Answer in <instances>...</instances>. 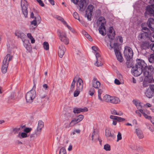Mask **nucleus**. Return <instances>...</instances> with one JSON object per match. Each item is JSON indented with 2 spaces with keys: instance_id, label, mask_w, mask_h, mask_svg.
Returning a JSON list of instances; mask_svg holds the SVG:
<instances>
[{
  "instance_id": "f257e3e1",
  "label": "nucleus",
  "mask_w": 154,
  "mask_h": 154,
  "mask_svg": "<svg viewBox=\"0 0 154 154\" xmlns=\"http://www.w3.org/2000/svg\"><path fill=\"white\" fill-rule=\"evenodd\" d=\"M136 62L135 66L142 69L144 76L143 83V86L145 87H147L149 83L154 81L152 76L154 72V67L152 65L147 66L144 61L140 59H137Z\"/></svg>"
},
{
  "instance_id": "f03ea898",
  "label": "nucleus",
  "mask_w": 154,
  "mask_h": 154,
  "mask_svg": "<svg viewBox=\"0 0 154 154\" xmlns=\"http://www.w3.org/2000/svg\"><path fill=\"white\" fill-rule=\"evenodd\" d=\"M12 56L8 54L5 57L2 67V71L3 73H5L7 72L9 62L12 60Z\"/></svg>"
},
{
  "instance_id": "7ed1b4c3",
  "label": "nucleus",
  "mask_w": 154,
  "mask_h": 154,
  "mask_svg": "<svg viewBox=\"0 0 154 154\" xmlns=\"http://www.w3.org/2000/svg\"><path fill=\"white\" fill-rule=\"evenodd\" d=\"M124 56L127 61L130 60L133 56V53L132 49L128 46H125L124 52Z\"/></svg>"
},
{
  "instance_id": "20e7f679",
  "label": "nucleus",
  "mask_w": 154,
  "mask_h": 154,
  "mask_svg": "<svg viewBox=\"0 0 154 154\" xmlns=\"http://www.w3.org/2000/svg\"><path fill=\"white\" fill-rule=\"evenodd\" d=\"M149 34L147 32L143 31L139 33L137 36L139 40L143 42L148 40L150 38Z\"/></svg>"
},
{
  "instance_id": "39448f33",
  "label": "nucleus",
  "mask_w": 154,
  "mask_h": 154,
  "mask_svg": "<svg viewBox=\"0 0 154 154\" xmlns=\"http://www.w3.org/2000/svg\"><path fill=\"white\" fill-rule=\"evenodd\" d=\"M35 96V90H31L28 92L26 96V100L27 102L31 103L34 99Z\"/></svg>"
},
{
  "instance_id": "423d86ee",
  "label": "nucleus",
  "mask_w": 154,
  "mask_h": 154,
  "mask_svg": "<svg viewBox=\"0 0 154 154\" xmlns=\"http://www.w3.org/2000/svg\"><path fill=\"white\" fill-rule=\"evenodd\" d=\"M21 6L22 12L25 17H26L28 13L27 11L28 4L26 0H21Z\"/></svg>"
},
{
  "instance_id": "0eeeda50",
  "label": "nucleus",
  "mask_w": 154,
  "mask_h": 154,
  "mask_svg": "<svg viewBox=\"0 0 154 154\" xmlns=\"http://www.w3.org/2000/svg\"><path fill=\"white\" fill-rule=\"evenodd\" d=\"M58 35L60 40L63 42L64 44L67 45L69 43V40L66 37V33L64 32H58Z\"/></svg>"
},
{
  "instance_id": "6e6552de",
  "label": "nucleus",
  "mask_w": 154,
  "mask_h": 154,
  "mask_svg": "<svg viewBox=\"0 0 154 154\" xmlns=\"http://www.w3.org/2000/svg\"><path fill=\"white\" fill-rule=\"evenodd\" d=\"M94 7L91 5H89L85 10V17H86L89 20H91V16L92 15L93 10Z\"/></svg>"
},
{
  "instance_id": "1a4fd4ad",
  "label": "nucleus",
  "mask_w": 154,
  "mask_h": 154,
  "mask_svg": "<svg viewBox=\"0 0 154 154\" xmlns=\"http://www.w3.org/2000/svg\"><path fill=\"white\" fill-rule=\"evenodd\" d=\"M131 71L133 75L135 76L140 75L143 72L142 69L135 66L132 68Z\"/></svg>"
},
{
  "instance_id": "9d476101",
  "label": "nucleus",
  "mask_w": 154,
  "mask_h": 154,
  "mask_svg": "<svg viewBox=\"0 0 154 154\" xmlns=\"http://www.w3.org/2000/svg\"><path fill=\"white\" fill-rule=\"evenodd\" d=\"M105 135L107 139L110 141L114 140L116 137L114 134L111 133L109 129L106 130Z\"/></svg>"
},
{
  "instance_id": "9b49d317",
  "label": "nucleus",
  "mask_w": 154,
  "mask_h": 154,
  "mask_svg": "<svg viewBox=\"0 0 154 154\" xmlns=\"http://www.w3.org/2000/svg\"><path fill=\"white\" fill-rule=\"evenodd\" d=\"M88 0H80L78 5L79 7V10L82 12L84 11L87 4V2Z\"/></svg>"
},
{
  "instance_id": "f8f14e48",
  "label": "nucleus",
  "mask_w": 154,
  "mask_h": 154,
  "mask_svg": "<svg viewBox=\"0 0 154 154\" xmlns=\"http://www.w3.org/2000/svg\"><path fill=\"white\" fill-rule=\"evenodd\" d=\"M44 122L41 120L38 122L36 131L35 133L37 136H39L41 134L42 128L44 127Z\"/></svg>"
},
{
  "instance_id": "ddd939ff",
  "label": "nucleus",
  "mask_w": 154,
  "mask_h": 154,
  "mask_svg": "<svg viewBox=\"0 0 154 154\" xmlns=\"http://www.w3.org/2000/svg\"><path fill=\"white\" fill-rule=\"evenodd\" d=\"M109 34H108L109 38L112 41L115 38V32L112 26H110L109 29Z\"/></svg>"
},
{
  "instance_id": "4468645a",
  "label": "nucleus",
  "mask_w": 154,
  "mask_h": 154,
  "mask_svg": "<svg viewBox=\"0 0 154 154\" xmlns=\"http://www.w3.org/2000/svg\"><path fill=\"white\" fill-rule=\"evenodd\" d=\"M147 24L151 30L154 31V19L151 18H149Z\"/></svg>"
},
{
  "instance_id": "2eb2a0df",
  "label": "nucleus",
  "mask_w": 154,
  "mask_h": 154,
  "mask_svg": "<svg viewBox=\"0 0 154 154\" xmlns=\"http://www.w3.org/2000/svg\"><path fill=\"white\" fill-rule=\"evenodd\" d=\"M14 34L18 38H20L23 42L25 40V38H26V35L24 33L20 31H15Z\"/></svg>"
},
{
  "instance_id": "dca6fc26",
  "label": "nucleus",
  "mask_w": 154,
  "mask_h": 154,
  "mask_svg": "<svg viewBox=\"0 0 154 154\" xmlns=\"http://www.w3.org/2000/svg\"><path fill=\"white\" fill-rule=\"evenodd\" d=\"M91 84L92 87L96 89H98L100 85V82L95 77L92 80Z\"/></svg>"
},
{
  "instance_id": "f3484780",
  "label": "nucleus",
  "mask_w": 154,
  "mask_h": 154,
  "mask_svg": "<svg viewBox=\"0 0 154 154\" xmlns=\"http://www.w3.org/2000/svg\"><path fill=\"white\" fill-rule=\"evenodd\" d=\"M83 88V82L80 78H79L76 83V88L77 90H82Z\"/></svg>"
},
{
  "instance_id": "a211bd4d",
  "label": "nucleus",
  "mask_w": 154,
  "mask_h": 154,
  "mask_svg": "<svg viewBox=\"0 0 154 154\" xmlns=\"http://www.w3.org/2000/svg\"><path fill=\"white\" fill-rule=\"evenodd\" d=\"M66 48L63 45H61L59 47V49L58 51L59 56L60 57H62L64 54Z\"/></svg>"
},
{
  "instance_id": "6ab92c4d",
  "label": "nucleus",
  "mask_w": 154,
  "mask_h": 154,
  "mask_svg": "<svg viewBox=\"0 0 154 154\" xmlns=\"http://www.w3.org/2000/svg\"><path fill=\"white\" fill-rule=\"evenodd\" d=\"M88 111V109L87 107H84L83 108L75 107L74 108L73 112L75 114H76L79 113L81 112H87Z\"/></svg>"
},
{
  "instance_id": "aec40b11",
  "label": "nucleus",
  "mask_w": 154,
  "mask_h": 154,
  "mask_svg": "<svg viewBox=\"0 0 154 154\" xmlns=\"http://www.w3.org/2000/svg\"><path fill=\"white\" fill-rule=\"evenodd\" d=\"M146 12L154 16V5L148 6L146 7Z\"/></svg>"
},
{
  "instance_id": "412c9836",
  "label": "nucleus",
  "mask_w": 154,
  "mask_h": 154,
  "mask_svg": "<svg viewBox=\"0 0 154 154\" xmlns=\"http://www.w3.org/2000/svg\"><path fill=\"white\" fill-rule=\"evenodd\" d=\"M38 95L41 99L45 98L46 96V91L43 89H40L38 91Z\"/></svg>"
},
{
  "instance_id": "4be33fe9",
  "label": "nucleus",
  "mask_w": 154,
  "mask_h": 154,
  "mask_svg": "<svg viewBox=\"0 0 154 154\" xmlns=\"http://www.w3.org/2000/svg\"><path fill=\"white\" fill-rule=\"evenodd\" d=\"M143 42L141 45L140 47L142 49H146L150 48L149 43V42L145 41V42Z\"/></svg>"
},
{
  "instance_id": "5701e85b",
  "label": "nucleus",
  "mask_w": 154,
  "mask_h": 154,
  "mask_svg": "<svg viewBox=\"0 0 154 154\" xmlns=\"http://www.w3.org/2000/svg\"><path fill=\"white\" fill-rule=\"evenodd\" d=\"M100 33L103 35L106 34V30L105 25H100L99 29Z\"/></svg>"
},
{
  "instance_id": "b1692460",
  "label": "nucleus",
  "mask_w": 154,
  "mask_h": 154,
  "mask_svg": "<svg viewBox=\"0 0 154 154\" xmlns=\"http://www.w3.org/2000/svg\"><path fill=\"white\" fill-rule=\"evenodd\" d=\"M135 133L138 137L139 139H142L144 137V135L142 131L140 129H136L135 130Z\"/></svg>"
},
{
  "instance_id": "393cba45",
  "label": "nucleus",
  "mask_w": 154,
  "mask_h": 154,
  "mask_svg": "<svg viewBox=\"0 0 154 154\" xmlns=\"http://www.w3.org/2000/svg\"><path fill=\"white\" fill-rule=\"evenodd\" d=\"M153 92L151 88H148L146 91L145 93L146 96L149 98H151L153 96Z\"/></svg>"
},
{
  "instance_id": "a878e982",
  "label": "nucleus",
  "mask_w": 154,
  "mask_h": 154,
  "mask_svg": "<svg viewBox=\"0 0 154 154\" xmlns=\"http://www.w3.org/2000/svg\"><path fill=\"white\" fill-rule=\"evenodd\" d=\"M120 100L119 99L116 97H112L110 99V103L113 104H117Z\"/></svg>"
},
{
  "instance_id": "bb28decb",
  "label": "nucleus",
  "mask_w": 154,
  "mask_h": 154,
  "mask_svg": "<svg viewBox=\"0 0 154 154\" xmlns=\"http://www.w3.org/2000/svg\"><path fill=\"white\" fill-rule=\"evenodd\" d=\"M117 60L120 62H122L123 61V58L122 55L120 52H119L117 54H115Z\"/></svg>"
},
{
  "instance_id": "cd10ccee",
  "label": "nucleus",
  "mask_w": 154,
  "mask_h": 154,
  "mask_svg": "<svg viewBox=\"0 0 154 154\" xmlns=\"http://www.w3.org/2000/svg\"><path fill=\"white\" fill-rule=\"evenodd\" d=\"M119 45L118 43H114V44L113 48L115 54L120 52L119 50Z\"/></svg>"
},
{
  "instance_id": "c85d7f7f",
  "label": "nucleus",
  "mask_w": 154,
  "mask_h": 154,
  "mask_svg": "<svg viewBox=\"0 0 154 154\" xmlns=\"http://www.w3.org/2000/svg\"><path fill=\"white\" fill-rule=\"evenodd\" d=\"M20 128H15L13 129V131L14 134L19 133L17 135V137L20 138Z\"/></svg>"
},
{
  "instance_id": "c756f323",
  "label": "nucleus",
  "mask_w": 154,
  "mask_h": 154,
  "mask_svg": "<svg viewBox=\"0 0 154 154\" xmlns=\"http://www.w3.org/2000/svg\"><path fill=\"white\" fill-rule=\"evenodd\" d=\"M111 97L110 95L106 94L104 96L103 101L104 100L107 102L110 103Z\"/></svg>"
},
{
  "instance_id": "7c9ffc66",
  "label": "nucleus",
  "mask_w": 154,
  "mask_h": 154,
  "mask_svg": "<svg viewBox=\"0 0 154 154\" xmlns=\"http://www.w3.org/2000/svg\"><path fill=\"white\" fill-rule=\"evenodd\" d=\"M99 21L100 23V25H105L106 23V21L104 17H100L99 18Z\"/></svg>"
},
{
  "instance_id": "2f4dec72",
  "label": "nucleus",
  "mask_w": 154,
  "mask_h": 154,
  "mask_svg": "<svg viewBox=\"0 0 154 154\" xmlns=\"http://www.w3.org/2000/svg\"><path fill=\"white\" fill-rule=\"evenodd\" d=\"M145 24H146L145 23H143L141 25V26L142 28V32L145 31L146 32H148V33H149V30L145 26Z\"/></svg>"
},
{
  "instance_id": "473e14b6",
  "label": "nucleus",
  "mask_w": 154,
  "mask_h": 154,
  "mask_svg": "<svg viewBox=\"0 0 154 154\" xmlns=\"http://www.w3.org/2000/svg\"><path fill=\"white\" fill-rule=\"evenodd\" d=\"M84 118V116L82 115H80L79 116H77L75 118L77 121L79 122L82 121Z\"/></svg>"
},
{
  "instance_id": "72a5a7b5",
  "label": "nucleus",
  "mask_w": 154,
  "mask_h": 154,
  "mask_svg": "<svg viewBox=\"0 0 154 154\" xmlns=\"http://www.w3.org/2000/svg\"><path fill=\"white\" fill-rule=\"evenodd\" d=\"M75 81L74 79H73V81L71 83V85L70 86V91L72 92L74 90L75 88Z\"/></svg>"
},
{
  "instance_id": "f704fd0d",
  "label": "nucleus",
  "mask_w": 154,
  "mask_h": 154,
  "mask_svg": "<svg viewBox=\"0 0 154 154\" xmlns=\"http://www.w3.org/2000/svg\"><path fill=\"white\" fill-rule=\"evenodd\" d=\"M24 47L26 49V50L28 51V52H29L31 51L32 48L30 45H29V44H26V43H24Z\"/></svg>"
},
{
  "instance_id": "c9c22d12",
  "label": "nucleus",
  "mask_w": 154,
  "mask_h": 154,
  "mask_svg": "<svg viewBox=\"0 0 154 154\" xmlns=\"http://www.w3.org/2000/svg\"><path fill=\"white\" fill-rule=\"evenodd\" d=\"M103 92V91L101 89H99L98 91V99L100 101H103V100L101 98V95Z\"/></svg>"
},
{
  "instance_id": "e433bc0d",
  "label": "nucleus",
  "mask_w": 154,
  "mask_h": 154,
  "mask_svg": "<svg viewBox=\"0 0 154 154\" xmlns=\"http://www.w3.org/2000/svg\"><path fill=\"white\" fill-rule=\"evenodd\" d=\"M43 46L45 49L47 50L49 49V45L48 42H45L43 43Z\"/></svg>"
},
{
  "instance_id": "4c0bfd02",
  "label": "nucleus",
  "mask_w": 154,
  "mask_h": 154,
  "mask_svg": "<svg viewBox=\"0 0 154 154\" xmlns=\"http://www.w3.org/2000/svg\"><path fill=\"white\" fill-rule=\"evenodd\" d=\"M78 123L75 119V118H74L73 120H72V121L70 122L69 125V127H72L73 126H74L75 124Z\"/></svg>"
},
{
  "instance_id": "58836bf2",
  "label": "nucleus",
  "mask_w": 154,
  "mask_h": 154,
  "mask_svg": "<svg viewBox=\"0 0 154 154\" xmlns=\"http://www.w3.org/2000/svg\"><path fill=\"white\" fill-rule=\"evenodd\" d=\"M95 92V90L94 88H91L88 92V94L91 96H92Z\"/></svg>"
},
{
  "instance_id": "ea45409f",
  "label": "nucleus",
  "mask_w": 154,
  "mask_h": 154,
  "mask_svg": "<svg viewBox=\"0 0 154 154\" xmlns=\"http://www.w3.org/2000/svg\"><path fill=\"white\" fill-rule=\"evenodd\" d=\"M149 61L151 63H154V55L151 54L149 58Z\"/></svg>"
},
{
  "instance_id": "a19ab883",
  "label": "nucleus",
  "mask_w": 154,
  "mask_h": 154,
  "mask_svg": "<svg viewBox=\"0 0 154 154\" xmlns=\"http://www.w3.org/2000/svg\"><path fill=\"white\" fill-rule=\"evenodd\" d=\"M104 149L106 151H109L110 150V146L109 144H105L104 146Z\"/></svg>"
},
{
  "instance_id": "79ce46f5",
  "label": "nucleus",
  "mask_w": 154,
  "mask_h": 154,
  "mask_svg": "<svg viewBox=\"0 0 154 154\" xmlns=\"http://www.w3.org/2000/svg\"><path fill=\"white\" fill-rule=\"evenodd\" d=\"M59 154H66V151L64 148L62 147L60 149Z\"/></svg>"
},
{
  "instance_id": "37998d69",
  "label": "nucleus",
  "mask_w": 154,
  "mask_h": 154,
  "mask_svg": "<svg viewBox=\"0 0 154 154\" xmlns=\"http://www.w3.org/2000/svg\"><path fill=\"white\" fill-rule=\"evenodd\" d=\"M57 19L62 22L64 24H67L66 22L64 20L63 18L61 17L58 16L57 18Z\"/></svg>"
},
{
  "instance_id": "c03bdc74",
  "label": "nucleus",
  "mask_w": 154,
  "mask_h": 154,
  "mask_svg": "<svg viewBox=\"0 0 154 154\" xmlns=\"http://www.w3.org/2000/svg\"><path fill=\"white\" fill-rule=\"evenodd\" d=\"M74 17L78 20H79V17L78 14L76 12H74L73 14Z\"/></svg>"
},
{
  "instance_id": "a18cd8bd",
  "label": "nucleus",
  "mask_w": 154,
  "mask_h": 154,
  "mask_svg": "<svg viewBox=\"0 0 154 154\" xmlns=\"http://www.w3.org/2000/svg\"><path fill=\"white\" fill-rule=\"evenodd\" d=\"M122 139V134L121 133L119 132H118V134L117 135V141L118 142L119 140H121Z\"/></svg>"
},
{
  "instance_id": "49530a36",
  "label": "nucleus",
  "mask_w": 154,
  "mask_h": 154,
  "mask_svg": "<svg viewBox=\"0 0 154 154\" xmlns=\"http://www.w3.org/2000/svg\"><path fill=\"white\" fill-rule=\"evenodd\" d=\"M94 135H97V136H99L98 134V133L96 132L95 131V130L94 129V131L92 133V135L91 136L92 140V141L94 140Z\"/></svg>"
},
{
  "instance_id": "de8ad7c7",
  "label": "nucleus",
  "mask_w": 154,
  "mask_h": 154,
  "mask_svg": "<svg viewBox=\"0 0 154 154\" xmlns=\"http://www.w3.org/2000/svg\"><path fill=\"white\" fill-rule=\"evenodd\" d=\"M81 90H77L76 89V90L75 91L74 93V96L75 97H76L78 96L80 92V91Z\"/></svg>"
},
{
  "instance_id": "09e8293b",
  "label": "nucleus",
  "mask_w": 154,
  "mask_h": 154,
  "mask_svg": "<svg viewBox=\"0 0 154 154\" xmlns=\"http://www.w3.org/2000/svg\"><path fill=\"white\" fill-rule=\"evenodd\" d=\"M97 61L96 63L95 64V65L97 66H101L103 64L102 63H101L100 62H99L98 59H97Z\"/></svg>"
},
{
  "instance_id": "8fccbe9b",
  "label": "nucleus",
  "mask_w": 154,
  "mask_h": 154,
  "mask_svg": "<svg viewBox=\"0 0 154 154\" xmlns=\"http://www.w3.org/2000/svg\"><path fill=\"white\" fill-rule=\"evenodd\" d=\"M112 41H112L110 40L109 41L110 42L109 43H107V46L108 47H109V49L110 50H111L113 48V47L111 45V42Z\"/></svg>"
},
{
  "instance_id": "3c124183",
  "label": "nucleus",
  "mask_w": 154,
  "mask_h": 154,
  "mask_svg": "<svg viewBox=\"0 0 154 154\" xmlns=\"http://www.w3.org/2000/svg\"><path fill=\"white\" fill-rule=\"evenodd\" d=\"M42 88L45 89V91L48 90L49 89V87L46 84H44L43 85H42Z\"/></svg>"
},
{
  "instance_id": "603ef678",
  "label": "nucleus",
  "mask_w": 154,
  "mask_h": 154,
  "mask_svg": "<svg viewBox=\"0 0 154 154\" xmlns=\"http://www.w3.org/2000/svg\"><path fill=\"white\" fill-rule=\"evenodd\" d=\"M37 20L36 19H34V20L30 22V24L31 25H33L34 26H36L37 25Z\"/></svg>"
},
{
  "instance_id": "864d4df0",
  "label": "nucleus",
  "mask_w": 154,
  "mask_h": 154,
  "mask_svg": "<svg viewBox=\"0 0 154 154\" xmlns=\"http://www.w3.org/2000/svg\"><path fill=\"white\" fill-rule=\"evenodd\" d=\"M39 5L42 7L44 6V4L42 0H36Z\"/></svg>"
},
{
  "instance_id": "5fc2aeb1",
  "label": "nucleus",
  "mask_w": 154,
  "mask_h": 154,
  "mask_svg": "<svg viewBox=\"0 0 154 154\" xmlns=\"http://www.w3.org/2000/svg\"><path fill=\"white\" fill-rule=\"evenodd\" d=\"M143 116L145 117V118L146 119H147L149 120H151V117L150 116H148L145 113H143Z\"/></svg>"
},
{
  "instance_id": "6e6d98bb",
  "label": "nucleus",
  "mask_w": 154,
  "mask_h": 154,
  "mask_svg": "<svg viewBox=\"0 0 154 154\" xmlns=\"http://www.w3.org/2000/svg\"><path fill=\"white\" fill-rule=\"evenodd\" d=\"M20 136V138H25L27 137V134L24 132L22 133Z\"/></svg>"
},
{
  "instance_id": "4d7b16f0",
  "label": "nucleus",
  "mask_w": 154,
  "mask_h": 154,
  "mask_svg": "<svg viewBox=\"0 0 154 154\" xmlns=\"http://www.w3.org/2000/svg\"><path fill=\"white\" fill-rule=\"evenodd\" d=\"M116 120L119 121V122H121L125 121V119L124 118H122L120 117L117 116V118Z\"/></svg>"
},
{
  "instance_id": "13d9d810",
  "label": "nucleus",
  "mask_w": 154,
  "mask_h": 154,
  "mask_svg": "<svg viewBox=\"0 0 154 154\" xmlns=\"http://www.w3.org/2000/svg\"><path fill=\"white\" fill-rule=\"evenodd\" d=\"M80 130L79 129L75 130H74V131H73L72 132V134L73 135H74V134H75V133H78V134H79L80 133Z\"/></svg>"
},
{
  "instance_id": "bf43d9fd",
  "label": "nucleus",
  "mask_w": 154,
  "mask_h": 154,
  "mask_svg": "<svg viewBox=\"0 0 154 154\" xmlns=\"http://www.w3.org/2000/svg\"><path fill=\"white\" fill-rule=\"evenodd\" d=\"M32 130L31 128H26L24 129V131L27 133L29 132L30 131H31Z\"/></svg>"
},
{
  "instance_id": "052dcab7",
  "label": "nucleus",
  "mask_w": 154,
  "mask_h": 154,
  "mask_svg": "<svg viewBox=\"0 0 154 154\" xmlns=\"http://www.w3.org/2000/svg\"><path fill=\"white\" fill-rule=\"evenodd\" d=\"M66 25L68 28V29L70 30L72 32H75L74 30L72 29L70 26H69L67 24H65Z\"/></svg>"
},
{
  "instance_id": "680f3d73",
  "label": "nucleus",
  "mask_w": 154,
  "mask_h": 154,
  "mask_svg": "<svg viewBox=\"0 0 154 154\" xmlns=\"http://www.w3.org/2000/svg\"><path fill=\"white\" fill-rule=\"evenodd\" d=\"M35 19H36L38 23H40L41 20V18L39 16H37L36 17H35Z\"/></svg>"
},
{
  "instance_id": "e2e57ef3",
  "label": "nucleus",
  "mask_w": 154,
  "mask_h": 154,
  "mask_svg": "<svg viewBox=\"0 0 154 154\" xmlns=\"http://www.w3.org/2000/svg\"><path fill=\"white\" fill-rule=\"evenodd\" d=\"M111 113L112 114L116 115V114H117V112L116 111L113 109H111Z\"/></svg>"
},
{
  "instance_id": "0e129e2a",
  "label": "nucleus",
  "mask_w": 154,
  "mask_h": 154,
  "mask_svg": "<svg viewBox=\"0 0 154 154\" xmlns=\"http://www.w3.org/2000/svg\"><path fill=\"white\" fill-rule=\"evenodd\" d=\"M86 37L90 41H93V39L91 36L89 34H88L86 36Z\"/></svg>"
},
{
  "instance_id": "69168bd1",
  "label": "nucleus",
  "mask_w": 154,
  "mask_h": 154,
  "mask_svg": "<svg viewBox=\"0 0 154 154\" xmlns=\"http://www.w3.org/2000/svg\"><path fill=\"white\" fill-rule=\"evenodd\" d=\"M150 48L154 52V43L151 44L150 45Z\"/></svg>"
},
{
  "instance_id": "338daca9",
  "label": "nucleus",
  "mask_w": 154,
  "mask_h": 154,
  "mask_svg": "<svg viewBox=\"0 0 154 154\" xmlns=\"http://www.w3.org/2000/svg\"><path fill=\"white\" fill-rule=\"evenodd\" d=\"M117 118V116H112V115H111L110 117V119H114L115 120H116Z\"/></svg>"
},
{
  "instance_id": "774afa93",
  "label": "nucleus",
  "mask_w": 154,
  "mask_h": 154,
  "mask_svg": "<svg viewBox=\"0 0 154 154\" xmlns=\"http://www.w3.org/2000/svg\"><path fill=\"white\" fill-rule=\"evenodd\" d=\"M114 83L117 85H119L120 84V81L117 79H115L114 81Z\"/></svg>"
}]
</instances>
